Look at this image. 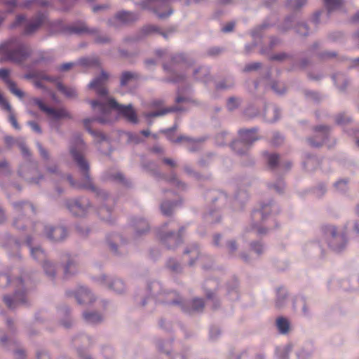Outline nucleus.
Masks as SVG:
<instances>
[{
  "instance_id": "72a5a7b5",
  "label": "nucleus",
  "mask_w": 359,
  "mask_h": 359,
  "mask_svg": "<svg viewBox=\"0 0 359 359\" xmlns=\"http://www.w3.org/2000/svg\"><path fill=\"white\" fill-rule=\"evenodd\" d=\"M90 122V119H86L84 120L83 123H84V126L85 127L87 128V130H88V132L92 134L93 136H95V137H97L99 138L100 140L102 141H104L106 140V136L104 135H103L102 133L100 132H97V131H93L92 130H90L89 128H88V125Z\"/></svg>"
},
{
  "instance_id": "5fc2aeb1",
  "label": "nucleus",
  "mask_w": 359,
  "mask_h": 359,
  "mask_svg": "<svg viewBox=\"0 0 359 359\" xmlns=\"http://www.w3.org/2000/svg\"><path fill=\"white\" fill-rule=\"evenodd\" d=\"M260 67H261V64L259 62H256V63L250 64V65L246 66L245 70H247V71L255 70V69H257Z\"/></svg>"
},
{
  "instance_id": "6e6552de",
  "label": "nucleus",
  "mask_w": 359,
  "mask_h": 359,
  "mask_svg": "<svg viewBox=\"0 0 359 359\" xmlns=\"http://www.w3.org/2000/svg\"><path fill=\"white\" fill-rule=\"evenodd\" d=\"M15 284L17 285L18 289L15 291L13 297L9 296L4 297V302L6 305L10 309H15L20 304L26 303L25 292L22 290L23 288L22 280L20 278L15 280Z\"/></svg>"
},
{
  "instance_id": "ddd939ff",
  "label": "nucleus",
  "mask_w": 359,
  "mask_h": 359,
  "mask_svg": "<svg viewBox=\"0 0 359 359\" xmlns=\"http://www.w3.org/2000/svg\"><path fill=\"white\" fill-rule=\"evenodd\" d=\"M38 170L35 165L34 164H25L20 166L19 170L20 175L27 180L31 183H38L39 179L41 178L40 176L37 180L34 178L32 176L34 174L37 173Z\"/></svg>"
},
{
  "instance_id": "37998d69",
  "label": "nucleus",
  "mask_w": 359,
  "mask_h": 359,
  "mask_svg": "<svg viewBox=\"0 0 359 359\" xmlns=\"http://www.w3.org/2000/svg\"><path fill=\"white\" fill-rule=\"evenodd\" d=\"M173 111H174L173 108H168V109H165L164 110H161V111H158L150 113L149 114H148V116H149V117H156V116L164 115V114H167L168 112Z\"/></svg>"
},
{
  "instance_id": "c9c22d12",
  "label": "nucleus",
  "mask_w": 359,
  "mask_h": 359,
  "mask_svg": "<svg viewBox=\"0 0 359 359\" xmlns=\"http://www.w3.org/2000/svg\"><path fill=\"white\" fill-rule=\"evenodd\" d=\"M110 214L111 210L107 208L102 206L99 208L98 215H100L102 219L107 221L109 220Z\"/></svg>"
},
{
  "instance_id": "1a4fd4ad",
  "label": "nucleus",
  "mask_w": 359,
  "mask_h": 359,
  "mask_svg": "<svg viewBox=\"0 0 359 359\" xmlns=\"http://www.w3.org/2000/svg\"><path fill=\"white\" fill-rule=\"evenodd\" d=\"M109 74L102 70L101 74L93 79L88 85L90 88L95 90L96 93L99 96H105L108 94V90L105 87V85L109 79Z\"/></svg>"
},
{
  "instance_id": "bf43d9fd",
  "label": "nucleus",
  "mask_w": 359,
  "mask_h": 359,
  "mask_svg": "<svg viewBox=\"0 0 359 359\" xmlns=\"http://www.w3.org/2000/svg\"><path fill=\"white\" fill-rule=\"evenodd\" d=\"M38 147L40 151V154L41 156H43L44 158H48V153L47 151L41 147L40 144H38Z\"/></svg>"
},
{
  "instance_id": "20e7f679",
  "label": "nucleus",
  "mask_w": 359,
  "mask_h": 359,
  "mask_svg": "<svg viewBox=\"0 0 359 359\" xmlns=\"http://www.w3.org/2000/svg\"><path fill=\"white\" fill-rule=\"evenodd\" d=\"M46 17L43 14H38L35 18L27 22L23 15H18L15 22L11 25V28H15L26 22L24 32L26 34H31L35 32L46 22Z\"/></svg>"
},
{
  "instance_id": "a19ab883",
  "label": "nucleus",
  "mask_w": 359,
  "mask_h": 359,
  "mask_svg": "<svg viewBox=\"0 0 359 359\" xmlns=\"http://www.w3.org/2000/svg\"><path fill=\"white\" fill-rule=\"evenodd\" d=\"M350 121L349 117L346 116L345 114H339L336 117V123L338 125H343Z\"/></svg>"
},
{
  "instance_id": "c756f323",
  "label": "nucleus",
  "mask_w": 359,
  "mask_h": 359,
  "mask_svg": "<svg viewBox=\"0 0 359 359\" xmlns=\"http://www.w3.org/2000/svg\"><path fill=\"white\" fill-rule=\"evenodd\" d=\"M30 252L33 258L39 262H43L46 258L44 252L40 248L30 247Z\"/></svg>"
},
{
  "instance_id": "69168bd1",
  "label": "nucleus",
  "mask_w": 359,
  "mask_h": 359,
  "mask_svg": "<svg viewBox=\"0 0 359 359\" xmlns=\"http://www.w3.org/2000/svg\"><path fill=\"white\" fill-rule=\"evenodd\" d=\"M283 139L281 137L280 135H279L278 134H277L276 135L274 136V139H273V144H278L279 143H280L282 142Z\"/></svg>"
},
{
  "instance_id": "423d86ee",
  "label": "nucleus",
  "mask_w": 359,
  "mask_h": 359,
  "mask_svg": "<svg viewBox=\"0 0 359 359\" xmlns=\"http://www.w3.org/2000/svg\"><path fill=\"white\" fill-rule=\"evenodd\" d=\"M325 236L329 239V246L334 251L339 252L345 247L346 240L344 234L337 233L332 226H326L323 229Z\"/></svg>"
},
{
  "instance_id": "c03bdc74",
  "label": "nucleus",
  "mask_w": 359,
  "mask_h": 359,
  "mask_svg": "<svg viewBox=\"0 0 359 359\" xmlns=\"http://www.w3.org/2000/svg\"><path fill=\"white\" fill-rule=\"evenodd\" d=\"M252 249L257 252V255H261L264 251L263 246L259 243H253L251 244Z\"/></svg>"
},
{
  "instance_id": "0eeeda50",
  "label": "nucleus",
  "mask_w": 359,
  "mask_h": 359,
  "mask_svg": "<svg viewBox=\"0 0 359 359\" xmlns=\"http://www.w3.org/2000/svg\"><path fill=\"white\" fill-rule=\"evenodd\" d=\"M167 226L165 224L162 229L158 233V236L161 242L166 245L168 248L171 249L177 247L182 242V233L184 230L183 228H180L177 233L173 231L166 232L165 229Z\"/></svg>"
},
{
  "instance_id": "39448f33",
  "label": "nucleus",
  "mask_w": 359,
  "mask_h": 359,
  "mask_svg": "<svg viewBox=\"0 0 359 359\" xmlns=\"http://www.w3.org/2000/svg\"><path fill=\"white\" fill-rule=\"evenodd\" d=\"M32 102L36 105L42 111L54 121H59L62 118H71L70 114L65 108L55 109L47 107L45 103L39 98L32 99Z\"/></svg>"
},
{
  "instance_id": "f704fd0d",
  "label": "nucleus",
  "mask_w": 359,
  "mask_h": 359,
  "mask_svg": "<svg viewBox=\"0 0 359 359\" xmlns=\"http://www.w3.org/2000/svg\"><path fill=\"white\" fill-rule=\"evenodd\" d=\"M111 287L116 292L121 293L124 290V284L122 280L116 279L112 282Z\"/></svg>"
},
{
  "instance_id": "4d7b16f0",
  "label": "nucleus",
  "mask_w": 359,
  "mask_h": 359,
  "mask_svg": "<svg viewBox=\"0 0 359 359\" xmlns=\"http://www.w3.org/2000/svg\"><path fill=\"white\" fill-rule=\"evenodd\" d=\"M8 170V165L6 161H0V172L7 171Z\"/></svg>"
},
{
  "instance_id": "393cba45",
  "label": "nucleus",
  "mask_w": 359,
  "mask_h": 359,
  "mask_svg": "<svg viewBox=\"0 0 359 359\" xmlns=\"http://www.w3.org/2000/svg\"><path fill=\"white\" fill-rule=\"evenodd\" d=\"M276 325L281 334H287L290 330V322L283 317H279L276 320Z\"/></svg>"
},
{
  "instance_id": "9b49d317",
  "label": "nucleus",
  "mask_w": 359,
  "mask_h": 359,
  "mask_svg": "<svg viewBox=\"0 0 359 359\" xmlns=\"http://www.w3.org/2000/svg\"><path fill=\"white\" fill-rule=\"evenodd\" d=\"M67 208L76 216H83L87 212L88 203L75 199L70 201L67 204Z\"/></svg>"
},
{
  "instance_id": "412c9836",
  "label": "nucleus",
  "mask_w": 359,
  "mask_h": 359,
  "mask_svg": "<svg viewBox=\"0 0 359 359\" xmlns=\"http://www.w3.org/2000/svg\"><path fill=\"white\" fill-rule=\"evenodd\" d=\"M79 304L91 303L93 298L91 293L84 287H80L75 294Z\"/></svg>"
},
{
  "instance_id": "4be33fe9",
  "label": "nucleus",
  "mask_w": 359,
  "mask_h": 359,
  "mask_svg": "<svg viewBox=\"0 0 359 359\" xmlns=\"http://www.w3.org/2000/svg\"><path fill=\"white\" fill-rule=\"evenodd\" d=\"M200 255L199 249L196 245L189 246L184 252V255L189 257V265L192 266Z\"/></svg>"
},
{
  "instance_id": "b1692460",
  "label": "nucleus",
  "mask_w": 359,
  "mask_h": 359,
  "mask_svg": "<svg viewBox=\"0 0 359 359\" xmlns=\"http://www.w3.org/2000/svg\"><path fill=\"white\" fill-rule=\"evenodd\" d=\"M231 147L233 151L240 154H244L249 149L246 143H245L241 138L239 140H234L231 143Z\"/></svg>"
},
{
  "instance_id": "7c9ffc66",
  "label": "nucleus",
  "mask_w": 359,
  "mask_h": 359,
  "mask_svg": "<svg viewBox=\"0 0 359 359\" xmlns=\"http://www.w3.org/2000/svg\"><path fill=\"white\" fill-rule=\"evenodd\" d=\"M177 205L174 202H163L161 205V212L165 215H170L173 208Z\"/></svg>"
},
{
  "instance_id": "c85d7f7f",
  "label": "nucleus",
  "mask_w": 359,
  "mask_h": 359,
  "mask_svg": "<svg viewBox=\"0 0 359 359\" xmlns=\"http://www.w3.org/2000/svg\"><path fill=\"white\" fill-rule=\"evenodd\" d=\"M57 88L60 92H62L63 94H65L67 97H74L76 95V91L74 88L66 87L64 85H62L61 83L58 82L57 83Z\"/></svg>"
},
{
  "instance_id": "2eb2a0df",
  "label": "nucleus",
  "mask_w": 359,
  "mask_h": 359,
  "mask_svg": "<svg viewBox=\"0 0 359 359\" xmlns=\"http://www.w3.org/2000/svg\"><path fill=\"white\" fill-rule=\"evenodd\" d=\"M315 132L316 133L315 137L318 140L315 142L312 139H309L308 141L311 147H318L321 146L327 137L329 129L327 127L320 126L315 128Z\"/></svg>"
},
{
  "instance_id": "6e6d98bb",
  "label": "nucleus",
  "mask_w": 359,
  "mask_h": 359,
  "mask_svg": "<svg viewBox=\"0 0 359 359\" xmlns=\"http://www.w3.org/2000/svg\"><path fill=\"white\" fill-rule=\"evenodd\" d=\"M73 65L74 63L72 62L65 63L59 67V69L60 71H67L69 69H71L73 67Z\"/></svg>"
},
{
  "instance_id": "8fccbe9b",
  "label": "nucleus",
  "mask_w": 359,
  "mask_h": 359,
  "mask_svg": "<svg viewBox=\"0 0 359 359\" xmlns=\"http://www.w3.org/2000/svg\"><path fill=\"white\" fill-rule=\"evenodd\" d=\"M287 57H288L287 55H286L285 53H279V54L273 55L271 57V60L282 61V60L286 59Z\"/></svg>"
},
{
  "instance_id": "bb28decb",
  "label": "nucleus",
  "mask_w": 359,
  "mask_h": 359,
  "mask_svg": "<svg viewBox=\"0 0 359 359\" xmlns=\"http://www.w3.org/2000/svg\"><path fill=\"white\" fill-rule=\"evenodd\" d=\"M138 75L135 73L130 72H124L121 76V86H125L129 83L130 81L137 79Z\"/></svg>"
},
{
  "instance_id": "f257e3e1",
  "label": "nucleus",
  "mask_w": 359,
  "mask_h": 359,
  "mask_svg": "<svg viewBox=\"0 0 359 359\" xmlns=\"http://www.w3.org/2000/svg\"><path fill=\"white\" fill-rule=\"evenodd\" d=\"M85 149L86 145L80 137H76L72 142L70 153L82 173L83 180L82 182L75 183L72 177H69L68 180L74 187L95 191L96 189L93 186L89 175V164L83 156Z\"/></svg>"
},
{
  "instance_id": "ea45409f",
  "label": "nucleus",
  "mask_w": 359,
  "mask_h": 359,
  "mask_svg": "<svg viewBox=\"0 0 359 359\" xmlns=\"http://www.w3.org/2000/svg\"><path fill=\"white\" fill-rule=\"evenodd\" d=\"M239 105V101L238 99L234 97H230L227 101V107L229 110H233L238 107Z\"/></svg>"
},
{
  "instance_id": "79ce46f5",
  "label": "nucleus",
  "mask_w": 359,
  "mask_h": 359,
  "mask_svg": "<svg viewBox=\"0 0 359 359\" xmlns=\"http://www.w3.org/2000/svg\"><path fill=\"white\" fill-rule=\"evenodd\" d=\"M167 266L173 271H177L180 269V264L175 259H169Z\"/></svg>"
},
{
  "instance_id": "49530a36",
  "label": "nucleus",
  "mask_w": 359,
  "mask_h": 359,
  "mask_svg": "<svg viewBox=\"0 0 359 359\" xmlns=\"http://www.w3.org/2000/svg\"><path fill=\"white\" fill-rule=\"evenodd\" d=\"M81 62L82 65H87V66H93V65H99V62L97 59H93V60L83 59L81 60Z\"/></svg>"
},
{
  "instance_id": "13d9d810",
  "label": "nucleus",
  "mask_w": 359,
  "mask_h": 359,
  "mask_svg": "<svg viewBox=\"0 0 359 359\" xmlns=\"http://www.w3.org/2000/svg\"><path fill=\"white\" fill-rule=\"evenodd\" d=\"M346 184H347V181H346V180H339V181L337 182L334 185H335V187L337 189L343 190L342 188L341 189L340 188V186L346 187Z\"/></svg>"
},
{
  "instance_id": "6ab92c4d",
  "label": "nucleus",
  "mask_w": 359,
  "mask_h": 359,
  "mask_svg": "<svg viewBox=\"0 0 359 359\" xmlns=\"http://www.w3.org/2000/svg\"><path fill=\"white\" fill-rule=\"evenodd\" d=\"M170 140L175 143H180L183 141L188 142L189 144L188 149L190 151H195L198 149L202 143L201 140H195L184 135H180L176 139L170 138Z\"/></svg>"
},
{
  "instance_id": "f3484780",
  "label": "nucleus",
  "mask_w": 359,
  "mask_h": 359,
  "mask_svg": "<svg viewBox=\"0 0 359 359\" xmlns=\"http://www.w3.org/2000/svg\"><path fill=\"white\" fill-rule=\"evenodd\" d=\"M34 4H38L42 6H46L47 2L46 1H39V0H22V1H18V0H11L7 1L6 4L11 7V9L9 11V12H13V8H29L32 5Z\"/></svg>"
},
{
  "instance_id": "09e8293b",
  "label": "nucleus",
  "mask_w": 359,
  "mask_h": 359,
  "mask_svg": "<svg viewBox=\"0 0 359 359\" xmlns=\"http://www.w3.org/2000/svg\"><path fill=\"white\" fill-rule=\"evenodd\" d=\"M308 27L306 25L302 23L298 26L297 32L302 35H307Z\"/></svg>"
},
{
  "instance_id": "a18cd8bd",
  "label": "nucleus",
  "mask_w": 359,
  "mask_h": 359,
  "mask_svg": "<svg viewBox=\"0 0 359 359\" xmlns=\"http://www.w3.org/2000/svg\"><path fill=\"white\" fill-rule=\"evenodd\" d=\"M226 248H227L229 254H233L237 249V245L235 241H231L228 242Z\"/></svg>"
},
{
  "instance_id": "dca6fc26",
  "label": "nucleus",
  "mask_w": 359,
  "mask_h": 359,
  "mask_svg": "<svg viewBox=\"0 0 359 359\" xmlns=\"http://www.w3.org/2000/svg\"><path fill=\"white\" fill-rule=\"evenodd\" d=\"M0 107L2 109L8 111L9 113L8 115V120L9 122L11 123L13 127L16 130H20V127L17 121V119L15 118V116L12 111V108L9 102L7 101L6 99L4 97V96L0 93Z\"/></svg>"
},
{
  "instance_id": "603ef678",
  "label": "nucleus",
  "mask_w": 359,
  "mask_h": 359,
  "mask_svg": "<svg viewBox=\"0 0 359 359\" xmlns=\"http://www.w3.org/2000/svg\"><path fill=\"white\" fill-rule=\"evenodd\" d=\"M22 205H24V206H27L28 208H29L33 212H34V207L32 204H29L28 203H15V208L17 210H20V209L21 208Z\"/></svg>"
},
{
  "instance_id": "aec40b11",
  "label": "nucleus",
  "mask_w": 359,
  "mask_h": 359,
  "mask_svg": "<svg viewBox=\"0 0 359 359\" xmlns=\"http://www.w3.org/2000/svg\"><path fill=\"white\" fill-rule=\"evenodd\" d=\"M67 32L69 34H82V33H90L93 34L95 32V29H90L87 27L84 22H78L74 25H72L67 28Z\"/></svg>"
},
{
  "instance_id": "f03ea898",
  "label": "nucleus",
  "mask_w": 359,
  "mask_h": 359,
  "mask_svg": "<svg viewBox=\"0 0 359 359\" xmlns=\"http://www.w3.org/2000/svg\"><path fill=\"white\" fill-rule=\"evenodd\" d=\"M0 52L6 60L20 62L30 54V49L19 41L12 39L0 46Z\"/></svg>"
},
{
  "instance_id": "7ed1b4c3",
  "label": "nucleus",
  "mask_w": 359,
  "mask_h": 359,
  "mask_svg": "<svg viewBox=\"0 0 359 359\" xmlns=\"http://www.w3.org/2000/svg\"><path fill=\"white\" fill-rule=\"evenodd\" d=\"M90 103L93 109L97 107L99 111L103 114H108L109 109H113L130 122L135 123L137 121V114L131 104L127 106L119 104L114 98L108 99L106 103L97 100H92Z\"/></svg>"
},
{
  "instance_id": "2f4dec72",
  "label": "nucleus",
  "mask_w": 359,
  "mask_h": 359,
  "mask_svg": "<svg viewBox=\"0 0 359 359\" xmlns=\"http://www.w3.org/2000/svg\"><path fill=\"white\" fill-rule=\"evenodd\" d=\"M265 155L267 156L268 165L271 168H274L278 163L279 156L276 154H268Z\"/></svg>"
},
{
  "instance_id": "e433bc0d",
  "label": "nucleus",
  "mask_w": 359,
  "mask_h": 359,
  "mask_svg": "<svg viewBox=\"0 0 359 359\" xmlns=\"http://www.w3.org/2000/svg\"><path fill=\"white\" fill-rule=\"evenodd\" d=\"M204 307V302L202 299H194L192 302V310L194 311H200Z\"/></svg>"
},
{
  "instance_id": "a211bd4d",
  "label": "nucleus",
  "mask_w": 359,
  "mask_h": 359,
  "mask_svg": "<svg viewBox=\"0 0 359 359\" xmlns=\"http://www.w3.org/2000/svg\"><path fill=\"white\" fill-rule=\"evenodd\" d=\"M169 0H154L153 3L155 6H161L163 8H165L166 12H163L160 8H154V12L156 13L159 18H163L169 16L172 13V11L170 8L169 4H168Z\"/></svg>"
},
{
  "instance_id": "3c124183",
  "label": "nucleus",
  "mask_w": 359,
  "mask_h": 359,
  "mask_svg": "<svg viewBox=\"0 0 359 359\" xmlns=\"http://www.w3.org/2000/svg\"><path fill=\"white\" fill-rule=\"evenodd\" d=\"M20 148L25 158H28L30 156L29 151L24 144H21L20 145Z\"/></svg>"
},
{
  "instance_id": "338daca9",
  "label": "nucleus",
  "mask_w": 359,
  "mask_h": 359,
  "mask_svg": "<svg viewBox=\"0 0 359 359\" xmlns=\"http://www.w3.org/2000/svg\"><path fill=\"white\" fill-rule=\"evenodd\" d=\"M221 52V50L217 48H212L209 50V55H217L219 53Z\"/></svg>"
},
{
  "instance_id": "680f3d73",
  "label": "nucleus",
  "mask_w": 359,
  "mask_h": 359,
  "mask_svg": "<svg viewBox=\"0 0 359 359\" xmlns=\"http://www.w3.org/2000/svg\"><path fill=\"white\" fill-rule=\"evenodd\" d=\"M283 290V289L279 288L278 292H278V299H277L276 303V305L277 307H280L281 306V304L280 302V295H281V292H282Z\"/></svg>"
},
{
  "instance_id": "cd10ccee",
  "label": "nucleus",
  "mask_w": 359,
  "mask_h": 359,
  "mask_svg": "<svg viewBox=\"0 0 359 359\" xmlns=\"http://www.w3.org/2000/svg\"><path fill=\"white\" fill-rule=\"evenodd\" d=\"M83 318L89 323H97L102 319V316L95 312L84 313Z\"/></svg>"
},
{
  "instance_id": "a878e982",
  "label": "nucleus",
  "mask_w": 359,
  "mask_h": 359,
  "mask_svg": "<svg viewBox=\"0 0 359 359\" xmlns=\"http://www.w3.org/2000/svg\"><path fill=\"white\" fill-rule=\"evenodd\" d=\"M328 13L339 9L344 4L343 0H324Z\"/></svg>"
},
{
  "instance_id": "473e14b6",
  "label": "nucleus",
  "mask_w": 359,
  "mask_h": 359,
  "mask_svg": "<svg viewBox=\"0 0 359 359\" xmlns=\"http://www.w3.org/2000/svg\"><path fill=\"white\" fill-rule=\"evenodd\" d=\"M137 234L140 235L149 230L148 222L144 219H140L135 224Z\"/></svg>"
},
{
  "instance_id": "4c0bfd02",
  "label": "nucleus",
  "mask_w": 359,
  "mask_h": 359,
  "mask_svg": "<svg viewBox=\"0 0 359 359\" xmlns=\"http://www.w3.org/2000/svg\"><path fill=\"white\" fill-rule=\"evenodd\" d=\"M306 2V0H289L288 6L292 8H299Z\"/></svg>"
},
{
  "instance_id": "864d4df0",
  "label": "nucleus",
  "mask_w": 359,
  "mask_h": 359,
  "mask_svg": "<svg viewBox=\"0 0 359 359\" xmlns=\"http://www.w3.org/2000/svg\"><path fill=\"white\" fill-rule=\"evenodd\" d=\"M29 125L31 126L32 129L34 132L38 133H41V130L40 126L36 122H34V121L29 122Z\"/></svg>"
},
{
  "instance_id": "de8ad7c7",
  "label": "nucleus",
  "mask_w": 359,
  "mask_h": 359,
  "mask_svg": "<svg viewBox=\"0 0 359 359\" xmlns=\"http://www.w3.org/2000/svg\"><path fill=\"white\" fill-rule=\"evenodd\" d=\"M43 80H46V81H54L55 79L50 77V76H44L43 77L42 80H40V81H35V86L37 87V88H44V86L43 84Z\"/></svg>"
},
{
  "instance_id": "774afa93",
  "label": "nucleus",
  "mask_w": 359,
  "mask_h": 359,
  "mask_svg": "<svg viewBox=\"0 0 359 359\" xmlns=\"http://www.w3.org/2000/svg\"><path fill=\"white\" fill-rule=\"evenodd\" d=\"M163 162L172 167H174L175 166V163L172 160V159H170V158H164L163 159Z\"/></svg>"
},
{
  "instance_id": "0e129e2a",
  "label": "nucleus",
  "mask_w": 359,
  "mask_h": 359,
  "mask_svg": "<svg viewBox=\"0 0 359 359\" xmlns=\"http://www.w3.org/2000/svg\"><path fill=\"white\" fill-rule=\"evenodd\" d=\"M74 264V263L72 262H69L66 266H65V274L66 276H67L68 273H71L72 272L70 271V269L72 267V266Z\"/></svg>"
},
{
  "instance_id": "f8f14e48",
  "label": "nucleus",
  "mask_w": 359,
  "mask_h": 359,
  "mask_svg": "<svg viewBox=\"0 0 359 359\" xmlns=\"http://www.w3.org/2000/svg\"><path fill=\"white\" fill-rule=\"evenodd\" d=\"M0 78L8 86L10 91L17 97L22 98L24 96L23 92L17 88L15 82L9 79V71L6 69H0Z\"/></svg>"
},
{
  "instance_id": "4468645a",
  "label": "nucleus",
  "mask_w": 359,
  "mask_h": 359,
  "mask_svg": "<svg viewBox=\"0 0 359 359\" xmlns=\"http://www.w3.org/2000/svg\"><path fill=\"white\" fill-rule=\"evenodd\" d=\"M238 135L239 137L246 143L248 148L254 142L259 139L256 128L240 130Z\"/></svg>"
},
{
  "instance_id": "052dcab7",
  "label": "nucleus",
  "mask_w": 359,
  "mask_h": 359,
  "mask_svg": "<svg viewBox=\"0 0 359 359\" xmlns=\"http://www.w3.org/2000/svg\"><path fill=\"white\" fill-rule=\"evenodd\" d=\"M271 209V206L269 205H266L264 206H263L262 208V219H264L265 218V215L264 214H266L269 210Z\"/></svg>"
},
{
  "instance_id": "58836bf2",
  "label": "nucleus",
  "mask_w": 359,
  "mask_h": 359,
  "mask_svg": "<svg viewBox=\"0 0 359 359\" xmlns=\"http://www.w3.org/2000/svg\"><path fill=\"white\" fill-rule=\"evenodd\" d=\"M43 267L45 270V272L50 276H54V267L50 263V262H43Z\"/></svg>"
},
{
  "instance_id": "9d476101",
  "label": "nucleus",
  "mask_w": 359,
  "mask_h": 359,
  "mask_svg": "<svg viewBox=\"0 0 359 359\" xmlns=\"http://www.w3.org/2000/svg\"><path fill=\"white\" fill-rule=\"evenodd\" d=\"M47 238L53 241L58 242L62 241L67 236V231L62 226H44Z\"/></svg>"
},
{
  "instance_id": "5701e85b",
  "label": "nucleus",
  "mask_w": 359,
  "mask_h": 359,
  "mask_svg": "<svg viewBox=\"0 0 359 359\" xmlns=\"http://www.w3.org/2000/svg\"><path fill=\"white\" fill-rule=\"evenodd\" d=\"M116 19L123 23L133 22L137 19V15L131 12L121 11L116 15Z\"/></svg>"
},
{
  "instance_id": "e2e57ef3",
  "label": "nucleus",
  "mask_w": 359,
  "mask_h": 359,
  "mask_svg": "<svg viewBox=\"0 0 359 359\" xmlns=\"http://www.w3.org/2000/svg\"><path fill=\"white\" fill-rule=\"evenodd\" d=\"M25 356V353L23 351L18 350V351H15L16 359H22V358H24Z\"/></svg>"
}]
</instances>
